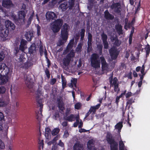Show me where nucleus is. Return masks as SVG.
I'll use <instances>...</instances> for the list:
<instances>
[{
	"mask_svg": "<svg viewBox=\"0 0 150 150\" xmlns=\"http://www.w3.org/2000/svg\"><path fill=\"white\" fill-rule=\"evenodd\" d=\"M25 83L28 88H31L32 87L33 84L31 81V79L29 76H28L25 80Z\"/></svg>",
	"mask_w": 150,
	"mask_h": 150,
	"instance_id": "17",
	"label": "nucleus"
},
{
	"mask_svg": "<svg viewBox=\"0 0 150 150\" xmlns=\"http://www.w3.org/2000/svg\"><path fill=\"white\" fill-rule=\"evenodd\" d=\"M116 29L119 34L122 33V27L119 24L117 25L116 26Z\"/></svg>",
	"mask_w": 150,
	"mask_h": 150,
	"instance_id": "30",
	"label": "nucleus"
},
{
	"mask_svg": "<svg viewBox=\"0 0 150 150\" xmlns=\"http://www.w3.org/2000/svg\"><path fill=\"white\" fill-rule=\"evenodd\" d=\"M59 138V136L57 135V136H56L54 138V139L53 140V143H54L56 140H58Z\"/></svg>",
	"mask_w": 150,
	"mask_h": 150,
	"instance_id": "60",
	"label": "nucleus"
},
{
	"mask_svg": "<svg viewBox=\"0 0 150 150\" xmlns=\"http://www.w3.org/2000/svg\"><path fill=\"white\" fill-rule=\"evenodd\" d=\"M101 36L103 42H107V35L103 33L102 35Z\"/></svg>",
	"mask_w": 150,
	"mask_h": 150,
	"instance_id": "44",
	"label": "nucleus"
},
{
	"mask_svg": "<svg viewBox=\"0 0 150 150\" xmlns=\"http://www.w3.org/2000/svg\"><path fill=\"white\" fill-rule=\"evenodd\" d=\"M105 16L106 18L110 19H112L113 18V16L110 14L108 11H105Z\"/></svg>",
	"mask_w": 150,
	"mask_h": 150,
	"instance_id": "32",
	"label": "nucleus"
},
{
	"mask_svg": "<svg viewBox=\"0 0 150 150\" xmlns=\"http://www.w3.org/2000/svg\"><path fill=\"white\" fill-rule=\"evenodd\" d=\"M61 77L62 79V88L63 89H64L66 87L67 84V81L65 80V78L62 75H61Z\"/></svg>",
	"mask_w": 150,
	"mask_h": 150,
	"instance_id": "29",
	"label": "nucleus"
},
{
	"mask_svg": "<svg viewBox=\"0 0 150 150\" xmlns=\"http://www.w3.org/2000/svg\"><path fill=\"white\" fill-rule=\"evenodd\" d=\"M134 19H133L132 21V22L130 24H129L128 26L127 23L126 22V21H125V28L126 29H127L128 28H129L130 26H132L133 24V23H134Z\"/></svg>",
	"mask_w": 150,
	"mask_h": 150,
	"instance_id": "38",
	"label": "nucleus"
},
{
	"mask_svg": "<svg viewBox=\"0 0 150 150\" xmlns=\"http://www.w3.org/2000/svg\"><path fill=\"white\" fill-rule=\"evenodd\" d=\"M58 107L59 109L62 111L64 110V105L62 101H61L59 102L58 103Z\"/></svg>",
	"mask_w": 150,
	"mask_h": 150,
	"instance_id": "37",
	"label": "nucleus"
},
{
	"mask_svg": "<svg viewBox=\"0 0 150 150\" xmlns=\"http://www.w3.org/2000/svg\"><path fill=\"white\" fill-rule=\"evenodd\" d=\"M118 80L116 78H114L112 80H110V82L112 86H114V91L115 92H118L120 89L118 87Z\"/></svg>",
	"mask_w": 150,
	"mask_h": 150,
	"instance_id": "8",
	"label": "nucleus"
},
{
	"mask_svg": "<svg viewBox=\"0 0 150 150\" xmlns=\"http://www.w3.org/2000/svg\"><path fill=\"white\" fill-rule=\"evenodd\" d=\"M8 34V30H5L3 28L1 30H0V36L4 40L5 38L7 37Z\"/></svg>",
	"mask_w": 150,
	"mask_h": 150,
	"instance_id": "14",
	"label": "nucleus"
},
{
	"mask_svg": "<svg viewBox=\"0 0 150 150\" xmlns=\"http://www.w3.org/2000/svg\"><path fill=\"white\" fill-rule=\"evenodd\" d=\"M5 88L4 87H0V93H3L5 92Z\"/></svg>",
	"mask_w": 150,
	"mask_h": 150,
	"instance_id": "52",
	"label": "nucleus"
},
{
	"mask_svg": "<svg viewBox=\"0 0 150 150\" xmlns=\"http://www.w3.org/2000/svg\"><path fill=\"white\" fill-rule=\"evenodd\" d=\"M63 24L62 21L60 19H57L51 24V29L54 33L59 32Z\"/></svg>",
	"mask_w": 150,
	"mask_h": 150,
	"instance_id": "4",
	"label": "nucleus"
},
{
	"mask_svg": "<svg viewBox=\"0 0 150 150\" xmlns=\"http://www.w3.org/2000/svg\"><path fill=\"white\" fill-rule=\"evenodd\" d=\"M25 59L23 55H21L20 56V58L18 59V61L20 63V64H22L25 60Z\"/></svg>",
	"mask_w": 150,
	"mask_h": 150,
	"instance_id": "40",
	"label": "nucleus"
},
{
	"mask_svg": "<svg viewBox=\"0 0 150 150\" xmlns=\"http://www.w3.org/2000/svg\"><path fill=\"white\" fill-rule=\"evenodd\" d=\"M56 80L54 79H53L51 80L50 81V83L52 84H54L56 82Z\"/></svg>",
	"mask_w": 150,
	"mask_h": 150,
	"instance_id": "61",
	"label": "nucleus"
},
{
	"mask_svg": "<svg viewBox=\"0 0 150 150\" xmlns=\"http://www.w3.org/2000/svg\"><path fill=\"white\" fill-rule=\"evenodd\" d=\"M37 34L38 35H40V27L39 25H37Z\"/></svg>",
	"mask_w": 150,
	"mask_h": 150,
	"instance_id": "55",
	"label": "nucleus"
},
{
	"mask_svg": "<svg viewBox=\"0 0 150 150\" xmlns=\"http://www.w3.org/2000/svg\"><path fill=\"white\" fill-rule=\"evenodd\" d=\"M7 104V103L0 99V107H4Z\"/></svg>",
	"mask_w": 150,
	"mask_h": 150,
	"instance_id": "45",
	"label": "nucleus"
},
{
	"mask_svg": "<svg viewBox=\"0 0 150 150\" xmlns=\"http://www.w3.org/2000/svg\"><path fill=\"white\" fill-rule=\"evenodd\" d=\"M103 43L104 44V48L105 49H107L108 47V43L107 42H103Z\"/></svg>",
	"mask_w": 150,
	"mask_h": 150,
	"instance_id": "58",
	"label": "nucleus"
},
{
	"mask_svg": "<svg viewBox=\"0 0 150 150\" xmlns=\"http://www.w3.org/2000/svg\"><path fill=\"white\" fill-rule=\"evenodd\" d=\"M119 145L120 150H124V144L121 140L119 141Z\"/></svg>",
	"mask_w": 150,
	"mask_h": 150,
	"instance_id": "34",
	"label": "nucleus"
},
{
	"mask_svg": "<svg viewBox=\"0 0 150 150\" xmlns=\"http://www.w3.org/2000/svg\"><path fill=\"white\" fill-rule=\"evenodd\" d=\"M145 49L146 50V55L147 56L149 54V51L150 50V47L149 45H146Z\"/></svg>",
	"mask_w": 150,
	"mask_h": 150,
	"instance_id": "46",
	"label": "nucleus"
},
{
	"mask_svg": "<svg viewBox=\"0 0 150 150\" xmlns=\"http://www.w3.org/2000/svg\"><path fill=\"white\" fill-rule=\"evenodd\" d=\"M2 5L4 7L7 8L12 7L13 6L11 1L10 0H3L2 2Z\"/></svg>",
	"mask_w": 150,
	"mask_h": 150,
	"instance_id": "12",
	"label": "nucleus"
},
{
	"mask_svg": "<svg viewBox=\"0 0 150 150\" xmlns=\"http://www.w3.org/2000/svg\"><path fill=\"white\" fill-rule=\"evenodd\" d=\"M36 50V47H35V44H32L29 48V51L31 52H33L34 51Z\"/></svg>",
	"mask_w": 150,
	"mask_h": 150,
	"instance_id": "41",
	"label": "nucleus"
},
{
	"mask_svg": "<svg viewBox=\"0 0 150 150\" xmlns=\"http://www.w3.org/2000/svg\"><path fill=\"white\" fill-rule=\"evenodd\" d=\"M110 52L112 58L114 59L117 58L118 52L115 48H112L110 50Z\"/></svg>",
	"mask_w": 150,
	"mask_h": 150,
	"instance_id": "13",
	"label": "nucleus"
},
{
	"mask_svg": "<svg viewBox=\"0 0 150 150\" xmlns=\"http://www.w3.org/2000/svg\"><path fill=\"white\" fill-rule=\"evenodd\" d=\"M99 56L97 54H93L90 57L91 65L96 71V73L98 74H101L102 72H100L99 71L100 68V61Z\"/></svg>",
	"mask_w": 150,
	"mask_h": 150,
	"instance_id": "3",
	"label": "nucleus"
},
{
	"mask_svg": "<svg viewBox=\"0 0 150 150\" xmlns=\"http://www.w3.org/2000/svg\"><path fill=\"white\" fill-rule=\"evenodd\" d=\"M81 106V105L80 103H76L74 105L75 108L76 109H80Z\"/></svg>",
	"mask_w": 150,
	"mask_h": 150,
	"instance_id": "43",
	"label": "nucleus"
},
{
	"mask_svg": "<svg viewBox=\"0 0 150 150\" xmlns=\"http://www.w3.org/2000/svg\"><path fill=\"white\" fill-rule=\"evenodd\" d=\"M67 120L69 121H72L74 120V115H71L67 118Z\"/></svg>",
	"mask_w": 150,
	"mask_h": 150,
	"instance_id": "48",
	"label": "nucleus"
},
{
	"mask_svg": "<svg viewBox=\"0 0 150 150\" xmlns=\"http://www.w3.org/2000/svg\"><path fill=\"white\" fill-rule=\"evenodd\" d=\"M122 127V123L121 122H119L115 126V129H117L118 132H120Z\"/></svg>",
	"mask_w": 150,
	"mask_h": 150,
	"instance_id": "28",
	"label": "nucleus"
},
{
	"mask_svg": "<svg viewBox=\"0 0 150 150\" xmlns=\"http://www.w3.org/2000/svg\"><path fill=\"white\" fill-rule=\"evenodd\" d=\"M74 150H84V149L82 145L76 144L74 145Z\"/></svg>",
	"mask_w": 150,
	"mask_h": 150,
	"instance_id": "22",
	"label": "nucleus"
},
{
	"mask_svg": "<svg viewBox=\"0 0 150 150\" xmlns=\"http://www.w3.org/2000/svg\"><path fill=\"white\" fill-rule=\"evenodd\" d=\"M39 105L40 107V112H39L38 113H36V119L39 122H40L41 120L42 117V110L43 105L40 103H39Z\"/></svg>",
	"mask_w": 150,
	"mask_h": 150,
	"instance_id": "15",
	"label": "nucleus"
},
{
	"mask_svg": "<svg viewBox=\"0 0 150 150\" xmlns=\"http://www.w3.org/2000/svg\"><path fill=\"white\" fill-rule=\"evenodd\" d=\"M127 92V90L122 91V93L121 95L119 96H117L116 97V102L117 103H118L119 99L120 98L124 96L125 94Z\"/></svg>",
	"mask_w": 150,
	"mask_h": 150,
	"instance_id": "23",
	"label": "nucleus"
},
{
	"mask_svg": "<svg viewBox=\"0 0 150 150\" xmlns=\"http://www.w3.org/2000/svg\"><path fill=\"white\" fill-rule=\"evenodd\" d=\"M4 118V116L3 114L1 112H0V120H2Z\"/></svg>",
	"mask_w": 150,
	"mask_h": 150,
	"instance_id": "63",
	"label": "nucleus"
},
{
	"mask_svg": "<svg viewBox=\"0 0 150 150\" xmlns=\"http://www.w3.org/2000/svg\"><path fill=\"white\" fill-rule=\"evenodd\" d=\"M5 25L6 28L10 30H13L15 28V25L9 20L5 21Z\"/></svg>",
	"mask_w": 150,
	"mask_h": 150,
	"instance_id": "10",
	"label": "nucleus"
},
{
	"mask_svg": "<svg viewBox=\"0 0 150 150\" xmlns=\"http://www.w3.org/2000/svg\"><path fill=\"white\" fill-rule=\"evenodd\" d=\"M59 129L58 128H56L54 129L52 132V134L53 135L57 134L59 132Z\"/></svg>",
	"mask_w": 150,
	"mask_h": 150,
	"instance_id": "39",
	"label": "nucleus"
},
{
	"mask_svg": "<svg viewBox=\"0 0 150 150\" xmlns=\"http://www.w3.org/2000/svg\"><path fill=\"white\" fill-rule=\"evenodd\" d=\"M14 137L13 136L11 135L10 137V139L9 140V141L11 143H12L13 142V140L14 139Z\"/></svg>",
	"mask_w": 150,
	"mask_h": 150,
	"instance_id": "57",
	"label": "nucleus"
},
{
	"mask_svg": "<svg viewBox=\"0 0 150 150\" xmlns=\"http://www.w3.org/2000/svg\"><path fill=\"white\" fill-rule=\"evenodd\" d=\"M77 82V79L75 78H72L71 80V83L69 84V86L70 87H72L73 86H76Z\"/></svg>",
	"mask_w": 150,
	"mask_h": 150,
	"instance_id": "26",
	"label": "nucleus"
},
{
	"mask_svg": "<svg viewBox=\"0 0 150 150\" xmlns=\"http://www.w3.org/2000/svg\"><path fill=\"white\" fill-rule=\"evenodd\" d=\"M92 35L89 33H88V45L91 44V41Z\"/></svg>",
	"mask_w": 150,
	"mask_h": 150,
	"instance_id": "47",
	"label": "nucleus"
},
{
	"mask_svg": "<svg viewBox=\"0 0 150 150\" xmlns=\"http://www.w3.org/2000/svg\"><path fill=\"white\" fill-rule=\"evenodd\" d=\"M18 21H20L22 24L25 23V18L26 16V13L24 11H21L18 13Z\"/></svg>",
	"mask_w": 150,
	"mask_h": 150,
	"instance_id": "7",
	"label": "nucleus"
},
{
	"mask_svg": "<svg viewBox=\"0 0 150 150\" xmlns=\"http://www.w3.org/2000/svg\"><path fill=\"white\" fill-rule=\"evenodd\" d=\"M100 106V104H99L95 106H91L89 110L91 113L92 112V114H94L95 113L96 110L98 109Z\"/></svg>",
	"mask_w": 150,
	"mask_h": 150,
	"instance_id": "20",
	"label": "nucleus"
},
{
	"mask_svg": "<svg viewBox=\"0 0 150 150\" xmlns=\"http://www.w3.org/2000/svg\"><path fill=\"white\" fill-rule=\"evenodd\" d=\"M85 33V30L83 29H82L81 30V39H82L83 38L84 36V34Z\"/></svg>",
	"mask_w": 150,
	"mask_h": 150,
	"instance_id": "53",
	"label": "nucleus"
},
{
	"mask_svg": "<svg viewBox=\"0 0 150 150\" xmlns=\"http://www.w3.org/2000/svg\"><path fill=\"white\" fill-rule=\"evenodd\" d=\"M102 64V68L103 71H107L108 69V66L106 63L104 57H100Z\"/></svg>",
	"mask_w": 150,
	"mask_h": 150,
	"instance_id": "11",
	"label": "nucleus"
},
{
	"mask_svg": "<svg viewBox=\"0 0 150 150\" xmlns=\"http://www.w3.org/2000/svg\"><path fill=\"white\" fill-rule=\"evenodd\" d=\"M46 17L47 21H50L51 20L56 18L57 16L54 12L48 11L46 13Z\"/></svg>",
	"mask_w": 150,
	"mask_h": 150,
	"instance_id": "9",
	"label": "nucleus"
},
{
	"mask_svg": "<svg viewBox=\"0 0 150 150\" xmlns=\"http://www.w3.org/2000/svg\"><path fill=\"white\" fill-rule=\"evenodd\" d=\"M111 40H112L113 42H114L115 40V42H114V44L115 45L117 46H119L120 45L121 43V42L120 41H119L116 38H115V39L112 38H111Z\"/></svg>",
	"mask_w": 150,
	"mask_h": 150,
	"instance_id": "36",
	"label": "nucleus"
},
{
	"mask_svg": "<svg viewBox=\"0 0 150 150\" xmlns=\"http://www.w3.org/2000/svg\"><path fill=\"white\" fill-rule=\"evenodd\" d=\"M60 7L62 11H65L67 8L66 3H64L62 4L60 6Z\"/></svg>",
	"mask_w": 150,
	"mask_h": 150,
	"instance_id": "35",
	"label": "nucleus"
},
{
	"mask_svg": "<svg viewBox=\"0 0 150 150\" xmlns=\"http://www.w3.org/2000/svg\"><path fill=\"white\" fill-rule=\"evenodd\" d=\"M120 6L118 3H116L112 4L111 7L112 8L114 9L116 11H117L120 8Z\"/></svg>",
	"mask_w": 150,
	"mask_h": 150,
	"instance_id": "27",
	"label": "nucleus"
},
{
	"mask_svg": "<svg viewBox=\"0 0 150 150\" xmlns=\"http://www.w3.org/2000/svg\"><path fill=\"white\" fill-rule=\"evenodd\" d=\"M74 40H72L70 41L67 47V49L66 51L64 53H65V52H67L68 51H69L71 50L72 47V45L74 42Z\"/></svg>",
	"mask_w": 150,
	"mask_h": 150,
	"instance_id": "25",
	"label": "nucleus"
},
{
	"mask_svg": "<svg viewBox=\"0 0 150 150\" xmlns=\"http://www.w3.org/2000/svg\"><path fill=\"white\" fill-rule=\"evenodd\" d=\"M125 97L127 98H128L132 95V93L131 92H128L127 93L125 94Z\"/></svg>",
	"mask_w": 150,
	"mask_h": 150,
	"instance_id": "51",
	"label": "nucleus"
},
{
	"mask_svg": "<svg viewBox=\"0 0 150 150\" xmlns=\"http://www.w3.org/2000/svg\"><path fill=\"white\" fill-rule=\"evenodd\" d=\"M144 65H143L141 68V72L142 74L145 75L146 74V72H144Z\"/></svg>",
	"mask_w": 150,
	"mask_h": 150,
	"instance_id": "49",
	"label": "nucleus"
},
{
	"mask_svg": "<svg viewBox=\"0 0 150 150\" xmlns=\"http://www.w3.org/2000/svg\"><path fill=\"white\" fill-rule=\"evenodd\" d=\"M81 45L80 44L78 45L77 48H76V50L78 51H79L81 49Z\"/></svg>",
	"mask_w": 150,
	"mask_h": 150,
	"instance_id": "59",
	"label": "nucleus"
},
{
	"mask_svg": "<svg viewBox=\"0 0 150 150\" xmlns=\"http://www.w3.org/2000/svg\"><path fill=\"white\" fill-rule=\"evenodd\" d=\"M116 29L119 34L122 33V27L119 24L117 25L116 26Z\"/></svg>",
	"mask_w": 150,
	"mask_h": 150,
	"instance_id": "31",
	"label": "nucleus"
},
{
	"mask_svg": "<svg viewBox=\"0 0 150 150\" xmlns=\"http://www.w3.org/2000/svg\"><path fill=\"white\" fill-rule=\"evenodd\" d=\"M33 14H31L30 17V18H29L28 20V23L29 24L30 23L31 21V20L33 18Z\"/></svg>",
	"mask_w": 150,
	"mask_h": 150,
	"instance_id": "56",
	"label": "nucleus"
},
{
	"mask_svg": "<svg viewBox=\"0 0 150 150\" xmlns=\"http://www.w3.org/2000/svg\"><path fill=\"white\" fill-rule=\"evenodd\" d=\"M38 143L40 148L42 147L43 149L44 145V141L43 139L41 138H40L38 139Z\"/></svg>",
	"mask_w": 150,
	"mask_h": 150,
	"instance_id": "33",
	"label": "nucleus"
},
{
	"mask_svg": "<svg viewBox=\"0 0 150 150\" xmlns=\"http://www.w3.org/2000/svg\"><path fill=\"white\" fill-rule=\"evenodd\" d=\"M18 91L17 87L14 84L12 85L11 88V93H14L17 92Z\"/></svg>",
	"mask_w": 150,
	"mask_h": 150,
	"instance_id": "24",
	"label": "nucleus"
},
{
	"mask_svg": "<svg viewBox=\"0 0 150 150\" xmlns=\"http://www.w3.org/2000/svg\"><path fill=\"white\" fill-rule=\"evenodd\" d=\"M69 135V134L67 131H65L64 132V137H67Z\"/></svg>",
	"mask_w": 150,
	"mask_h": 150,
	"instance_id": "62",
	"label": "nucleus"
},
{
	"mask_svg": "<svg viewBox=\"0 0 150 150\" xmlns=\"http://www.w3.org/2000/svg\"><path fill=\"white\" fill-rule=\"evenodd\" d=\"M26 42L25 40H21L20 45V49L21 50L23 51L26 48Z\"/></svg>",
	"mask_w": 150,
	"mask_h": 150,
	"instance_id": "18",
	"label": "nucleus"
},
{
	"mask_svg": "<svg viewBox=\"0 0 150 150\" xmlns=\"http://www.w3.org/2000/svg\"><path fill=\"white\" fill-rule=\"evenodd\" d=\"M108 134L107 136V141L111 144V150H117L118 144L117 143L115 142L112 139L108 138Z\"/></svg>",
	"mask_w": 150,
	"mask_h": 150,
	"instance_id": "6",
	"label": "nucleus"
},
{
	"mask_svg": "<svg viewBox=\"0 0 150 150\" xmlns=\"http://www.w3.org/2000/svg\"><path fill=\"white\" fill-rule=\"evenodd\" d=\"M79 132L81 133L82 132H86V130L85 129H79Z\"/></svg>",
	"mask_w": 150,
	"mask_h": 150,
	"instance_id": "64",
	"label": "nucleus"
},
{
	"mask_svg": "<svg viewBox=\"0 0 150 150\" xmlns=\"http://www.w3.org/2000/svg\"><path fill=\"white\" fill-rule=\"evenodd\" d=\"M4 57L3 52H0V61L2 60L4 58Z\"/></svg>",
	"mask_w": 150,
	"mask_h": 150,
	"instance_id": "54",
	"label": "nucleus"
},
{
	"mask_svg": "<svg viewBox=\"0 0 150 150\" xmlns=\"http://www.w3.org/2000/svg\"><path fill=\"white\" fill-rule=\"evenodd\" d=\"M9 68L4 63H0V84L6 83L8 79L7 75L9 72Z\"/></svg>",
	"mask_w": 150,
	"mask_h": 150,
	"instance_id": "1",
	"label": "nucleus"
},
{
	"mask_svg": "<svg viewBox=\"0 0 150 150\" xmlns=\"http://www.w3.org/2000/svg\"><path fill=\"white\" fill-rule=\"evenodd\" d=\"M74 56V52L72 50L68 54L66 58L64 59L63 60L64 64L66 66L68 65L70 61L72 59V58Z\"/></svg>",
	"mask_w": 150,
	"mask_h": 150,
	"instance_id": "5",
	"label": "nucleus"
},
{
	"mask_svg": "<svg viewBox=\"0 0 150 150\" xmlns=\"http://www.w3.org/2000/svg\"><path fill=\"white\" fill-rule=\"evenodd\" d=\"M76 122H78V127L79 128L82 127L83 125V123L81 120H79L78 118L76 119Z\"/></svg>",
	"mask_w": 150,
	"mask_h": 150,
	"instance_id": "42",
	"label": "nucleus"
},
{
	"mask_svg": "<svg viewBox=\"0 0 150 150\" xmlns=\"http://www.w3.org/2000/svg\"><path fill=\"white\" fill-rule=\"evenodd\" d=\"M50 130L48 127L45 128V136L47 139L49 140L51 138L50 134Z\"/></svg>",
	"mask_w": 150,
	"mask_h": 150,
	"instance_id": "21",
	"label": "nucleus"
},
{
	"mask_svg": "<svg viewBox=\"0 0 150 150\" xmlns=\"http://www.w3.org/2000/svg\"><path fill=\"white\" fill-rule=\"evenodd\" d=\"M33 33L31 31H28L26 32L25 35L26 38L28 41H30L33 36Z\"/></svg>",
	"mask_w": 150,
	"mask_h": 150,
	"instance_id": "19",
	"label": "nucleus"
},
{
	"mask_svg": "<svg viewBox=\"0 0 150 150\" xmlns=\"http://www.w3.org/2000/svg\"><path fill=\"white\" fill-rule=\"evenodd\" d=\"M69 28V25L67 24H64L62 26L61 30V39L58 42V46H60L67 41L68 38Z\"/></svg>",
	"mask_w": 150,
	"mask_h": 150,
	"instance_id": "2",
	"label": "nucleus"
},
{
	"mask_svg": "<svg viewBox=\"0 0 150 150\" xmlns=\"http://www.w3.org/2000/svg\"><path fill=\"white\" fill-rule=\"evenodd\" d=\"M5 147V146L4 143L0 139V148L4 149Z\"/></svg>",
	"mask_w": 150,
	"mask_h": 150,
	"instance_id": "50",
	"label": "nucleus"
},
{
	"mask_svg": "<svg viewBox=\"0 0 150 150\" xmlns=\"http://www.w3.org/2000/svg\"><path fill=\"white\" fill-rule=\"evenodd\" d=\"M87 147L89 150H98L96 149L93 146V140H89L87 143Z\"/></svg>",
	"mask_w": 150,
	"mask_h": 150,
	"instance_id": "16",
	"label": "nucleus"
}]
</instances>
